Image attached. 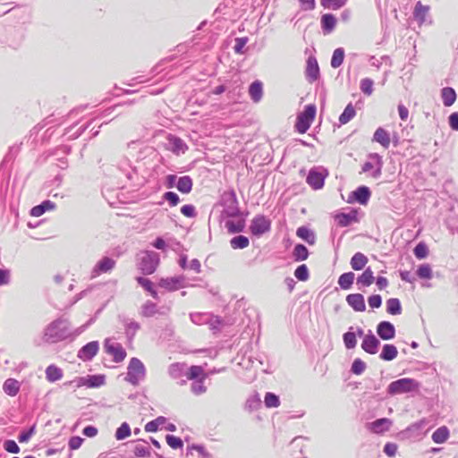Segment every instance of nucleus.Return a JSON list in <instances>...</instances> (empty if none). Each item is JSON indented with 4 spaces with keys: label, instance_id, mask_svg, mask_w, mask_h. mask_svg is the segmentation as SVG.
Returning a JSON list of instances; mask_svg holds the SVG:
<instances>
[{
    "label": "nucleus",
    "instance_id": "obj_1",
    "mask_svg": "<svg viewBox=\"0 0 458 458\" xmlns=\"http://www.w3.org/2000/svg\"><path fill=\"white\" fill-rule=\"evenodd\" d=\"M317 114V107L314 104H310L304 106V109L298 114L294 124L295 130L300 134H304L310 128L315 121Z\"/></svg>",
    "mask_w": 458,
    "mask_h": 458
},
{
    "label": "nucleus",
    "instance_id": "obj_2",
    "mask_svg": "<svg viewBox=\"0 0 458 458\" xmlns=\"http://www.w3.org/2000/svg\"><path fill=\"white\" fill-rule=\"evenodd\" d=\"M69 325L64 319L52 322L45 330L46 341L56 343L65 339L68 335Z\"/></svg>",
    "mask_w": 458,
    "mask_h": 458
},
{
    "label": "nucleus",
    "instance_id": "obj_3",
    "mask_svg": "<svg viewBox=\"0 0 458 458\" xmlns=\"http://www.w3.org/2000/svg\"><path fill=\"white\" fill-rule=\"evenodd\" d=\"M420 383L413 378L403 377L391 382L387 386L390 395L407 394L419 391Z\"/></svg>",
    "mask_w": 458,
    "mask_h": 458
},
{
    "label": "nucleus",
    "instance_id": "obj_4",
    "mask_svg": "<svg viewBox=\"0 0 458 458\" xmlns=\"http://www.w3.org/2000/svg\"><path fill=\"white\" fill-rule=\"evenodd\" d=\"M145 376L146 368L142 361L138 358H131L127 368L125 380L133 386H137L142 379H144Z\"/></svg>",
    "mask_w": 458,
    "mask_h": 458
},
{
    "label": "nucleus",
    "instance_id": "obj_5",
    "mask_svg": "<svg viewBox=\"0 0 458 458\" xmlns=\"http://www.w3.org/2000/svg\"><path fill=\"white\" fill-rule=\"evenodd\" d=\"M159 264V256L153 251H145L142 253L139 262V269L143 275L153 274Z\"/></svg>",
    "mask_w": 458,
    "mask_h": 458
},
{
    "label": "nucleus",
    "instance_id": "obj_6",
    "mask_svg": "<svg viewBox=\"0 0 458 458\" xmlns=\"http://www.w3.org/2000/svg\"><path fill=\"white\" fill-rule=\"evenodd\" d=\"M104 349L106 354L112 356V360L115 363L123 361L127 356V352L121 344L114 343L108 338L105 340Z\"/></svg>",
    "mask_w": 458,
    "mask_h": 458
},
{
    "label": "nucleus",
    "instance_id": "obj_7",
    "mask_svg": "<svg viewBox=\"0 0 458 458\" xmlns=\"http://www.w3.org/2000/svg\"><path fill=\"white\" fill-rule=\"evenodd\" d=\"M270 229V221L264 216H255L250 224V230L254 235H261Z\"/></svg>",
    "mask_w": 458,
    "mask_h": 458
},
{
    "label": "nucleus",
    "instance_id": "obj_8",
    "mask_svg": "<svg viewBox=\"0 0 458 458\" xmlns=\"http://www.w3.org/2000/svg\"><path fill=\"white\" fill-rule=\"evenodd\" d=\"M106 382L105 375H89L87 377H79L77 380V386H87L89 388L99 387Z\"/></svg>",
    "mask_w": 458,
    "mask_h": 458
},
{
    "label": "nucleus",
    "instance_id": "obj_9",
    "mask_svg": "<svg viewBox=\"0 0 458 458\" xmlns=\"http://www.w3.org/2000/svg\"><path fill=\"white\" fill-rule=\"evenodd\" d=\"M99 345L98 341H92L85 344L78 353L79 359L81 360H90L98 352Z\"/></svg>",
    "mask_w": 458,
    "mask_h": 458
},
{
    "label": "nucleus",
    "instance_id": "obj_10",
    "mask_svg": "<svg viewBox=\"0 0 458 458\" xmlns=\"http://www.w3.org/2000/svg\"><path fill=\"white\" fill-rule=\"evenodd\" d=\"M115 267V261L108 257L101 259L92 270V277H97L102 273H108Z\"/></svg>",
    "mask_w": 458,
    "mask_h": 458
},
{
    "label": "nucleus",
    "instance_id": "obj_11",
    "mask_svg": "<svg viewBox=\"0 0 458 458\" xmlns=\"http://www.w3.org/2000/svg\"><path fill=\"white\" fill-rule=\"evenodd\" d=\"M379 344V340L374 335L369 334L364 336L361 348L367 353L376 354L378 351Z\"/></svg>",
    "mask_w": 458,
    "mask_h": 458
},
{
    "label": "nucleus",
    "instance_id": "obj_12",
    "mask_svg": "<svg viewBox=\"0 0 458 458\" xmlns=\"http://www.w3.org/2000/svg\"><path fill=\"white\" fill-rule=\"evenodd\" d=\"M377 333L381 339L391 340L395 335V329L390 322L382 321L377 327Z\"/></svg>",
    "mask_w": 458,
    "mask_h": 458
},
{
    "label": "nucleus",
    "instance_id": "obj_13",
    "mask_svg": "<svg viewBox=\"0 0 458 458\" xmlns=\"http://www.w3.org/2000/svg\"><path fill=\"white\" fill-rule=\"evenodd\" d=\"M306 77L310 82L317 81L319 77V67L317 59L314 56H310L307 59L306 65Z\"/></svg>",
    "mask_w": 458,
    "mask_h": 458
},
{
    "label": "nucleus",
    "instance_id": "obj_14",
    "mask_svg": "<svg viewBox=\"0 0 458 458\" xmlns=\"http://www.w3.org/2000/svg\"><path fill=\"white\" fill-rule=\"evenodd\" d=\"M158 285L167 291H176L183 286V278L181 276L161 278Z\"/></svg>",
    "mask_w": 458,
    "mask_h": 458
},
{
    "label": "nucleus",
    "instance_id": "obj_15",
    "mask_svg": "<svg viewBox=\"0 0 458 458\" xmlns=\"http://www.w3.org/2000/svg\"><path fill=\"white\" fill-rule=\"evenodd\" d=\"M373 141L379 143L384 148H388L391 143V136L388 131L378 127L373 134Z\"/></svg>",
    "mask_w": 458,
    "mask_h": 458
},
{
    "label": "nucleus",
    "instance_id": "obj_16",
    "mask_svg": "<svg viewBox=\"0 0 458 458\" xmlns=\"http://www.w3.org/2000/svg\"><path fill=\"white\" fill-rule=\"evenodd\" d=\"M307 183L314 190L321 189L325 183V175L312 169L307 176Z\"/></svg>",
    "mask_w": 458,
    "mask_h": 458
},
{
    "label": "nucleus",
    "instance_id": "obj_17",
    "mask_svg": "<svg viewBox=\"0 0 458 458\" xmlns=\"http://www.w3.org/2000/svg\"><path fill=\"white\" fill-rule=\"evenodd\" d=\"M346 301L355 311L362 312L366 310L364 297L360 293L349 294Z\"/></svg>",
    "mask_w": 458,
    "mask_h": 458
},
{
    "label": "nucleus",
    "instance_id": "obj_18",
    "mask_svg": "<svg viewBox=\"0 0 458 458\" xmlns=\"http://www.w3.org/2000/svg\"><path fill=\"white\" fill-rule=\"evenodd\" d=\"M392 425V421L387 418L378 419L371 422L369 428L376 434H381L387 431Z\"/></svg>",
    "mask_w": 458,
    "mask_h": 458
},
{
    "label": "nucleus",
    "instance_id": "obj_19",
    "mask_svg": "<svg viewBox=\"0 0 458 458\" xmlns=\"http://www.w3.org/2000/svg\"><path fill=\"white\" fill-rule=\"evenodd\" d=\"M249 94L255 103L259 102L263 96V83L260 81H253L250 85Z\"/></svg>",
    "mask_w": 458,
    "mask_h": 458
},
{
    "label": "nucleus",
    "instance_id": "obj_20",
    "mask_svg": "<svg viewBox=\"0 0 458 458\" xmlns=\"http://www.w3.org/2000/svg\"><path fill=\"white\" fill-rule=\"evenodd\" d=\"M441 98L445 106H451L457 98L455 90L451 87H445L441 89Z\"/></svg>",
    "mask_w": 458,
    "mask_h": 458
},
{
    "label": "nucleus",
    "instance_id": "obj_21",
    "mask_svg": "<svg viewBox=\"0 0 458 458\" xmlns=\"http://www.w3.org/2000/svg\"><path fill=\"white\" fill-rule=\"evenodd\" d=\"M352 194L355 200L361 205H366L371 196V192L367 186L358 187Z\"/></svg>",
    "mask_w": 458,
    "mask_h": 458
},
{
    "label": "nucleus",
    "instance_id": "obj_22",
    "mask_svg": "<svg viewBox=\"0 0 458 458\" xmlns=\"http://www.w3.org/2000/svg\"><path fill=\"white\" fill-rule=\"evenodd\" d=\"M63 370L52 364L46 369V378L48 382H55L63 377Z\"/></svg>",
    "mask_w": 458,
    "mask_h": 458
},
{
    "label": "nucleus",
    "instance_id": "obj_23",
    "mask_svg": "<svg viewBox=\"0 0 458 458\" xmlns=\"http://www.w3.org/2000/svg\"><path fill=\"white\" fill-rule=\"evenodd\" d=\"M336 25V18L331 13H326L321 17V27L326 34L330 33Z\"/></svg>",
    "mask_w": 458,
    "mask_h": 458
},
{
    "label": "nucleus",
    "instance_id": "obj_24",
    "mask_svg": "<svg viewBox=\"0 0 458 458\" xmlns=\"http://www.w3.org/2000/svg\"><path fill=\"white\" fill-rule=\"evenodd\" d=\"M20 383L14 378H8L3 385V389L10 396H15L20 391Z\"/></svg>",
    "mask_w": 458,
    "mask_h": 458
},
{
    "label": "nucleus",
    "instance_id": "obj_25",
    "mask_svg": "<svg viewBox=\"0 0 458 458\" xmlns=\"http://www.w3.org/2000/svg\"><path fill=\"white\" fill-rule=\"evenodd\" d=\"M186 377L189 380H199L206 378V373L201 366H191L186 372Z\"/></svg>",
    "mask_w": 458,
    "mask_h": 458
},
{
    "label": "nucleus",
    "instance_id": "obj_26",
    "mask_svg": "<svg viewBox=\"0 0 458 458\" xmlns=\"http://www.w3.org/2000/svg\"><path fill=\"white\" fill-rule=\"evenodd\" d=\"M367 263L368 258L361 252H356L351 259V266L356 271L363 269Z\"/></svg>",
    "mask_w": 458,
    "mask_h": 458
},
{
    "label": "nucleus",
    "instance_id": "obj_27",
    "mask_svg": "<svg viewBox=\"0 0 458 458\" xmlns=\"http://www.w3.org/2000/svg\"><path fill=\"white\" fill-rule=\"evenodd\" d=\"M430 7L428 5L422 4L421 2H417L413 15L416 20L420 21V23H423L426 21V16L428 15Z\"/></svg>",
    "mask_w": 458,
    "mask_h": 458
},
{
    "label": "nucleus",
    "instance_id": "obj_28",
    "mask_svg": "<svg viewBox=\"0 0 458 458\" xmlns=\"http://www.w3.org/2000/svg\"><path fill=\"white\" fill-rule=\"evenodd\" d=\"M449 436L450 432L448 428L442 426L434 431L431 437L436 444H443L448 439Z\"/></svg>",
    "mask_w": 458,
    "mask_h": 458
},
{
    "label": "nucleus",
    "instance_id": "obj_29",
    "mask_svg": "<svg viewBox=\"0 0 458 458\" xmlns=\"http://www.w3.org/2000/svg\"><path fill=\"white\" fill-rule=\"evenodd\" d=\"M296 235L307 242L310 245H313L316 242V236L314 233L307 227L301 226L296 231Z\"/></svg>",
    "mask_w": 458,
    "mask_h": 458
},
{
    "label": "nucleus",
    "instance_id": "obj_30",
    "mask_svg": "<svg viewBox=\"0 0 458 458\" xmlns=\"http://www.w3.org/2000/svg\"><path fill=\"white\" fill-rule=\"evenodd\" d=\"M397 355L398 351L394 344H385L379 357L384 360L389 361L394 360Z\"/></svg>",
    "mask_w": 458,
    "mask_h": 458
},
{
    "label": "nucleus",
    "instance_id": "obj_31",
    "mask_svg": "<svg viewBox=\"0 0 458 458\" xmlns=\"http://www.w3.org/2000/svg\"><path fill=\"white\" fill-rule=\"evenodd\" d=\"M192 180L190 176H182L178 179L176 188L182 193L187 194L190 193L192 190Z\"/></svg>",
    "mask_w": 458,
    "mask_h": 458
},
{
    "label": "nucleus",
    "instance_id": "obj_32",
    "mask_svg": "<svg viewBox=\"0 0 458 458\" xmlns=\"http://www.w3.org/2000/svg\"><path fill=\"white\" fill-rule=\"evenodd\" d=\"M375 280L373 271L370 267L365 269V271L358 276L357 284L362 286H369L373 284Z\"/></svg>",
    "mask_w": 458,
    "mask_h": 458
},
{
    "label": "nucleus",
    "instance_id": "obj_33",
    "mask_svg": "<svg viewBox=\"0 0 458 458\" xmlns=\"http://www.w3.org/2000/svg\"><path fill=\"white\" fill-rule=\"evenodd\" d=\"M356 115V111L352 103L348 104L344 108V112L339 116V122L341 124H346Z\"/></svg>",
    "mask_w": 458,
    "mask_h": 458
},
{
    "label": "nucleus",
    "instance_id": "obj_34",
    "mask_svg": "<svg viewBox=\"0 0 458 458\" xmlns=\"http://www.w3.org/2000/svg\"><path fill=\"white\" fill-rule=\"evenodd\" d=\"M225 227L230 233H241L245 227V221L243 219L229 220L225 222Z\"/></svg>",
    "mask_w": 458,
    "mask_h": 458
},
{
    "label": "nucleus",
    "instance_id": "obj_35",
    "mask_svg": "<svg viewBox=\"0 0 458 458\" xmlns=\"http://www.w3.org/2000/svg\"><path fill=\"white\" fill-rule=\"evenodd\" d=\"M353 280L354 274L352 272L344 273L339 276L338 284L342 289L347 290L352 285Z\"/></svg>",
    "mask_w": 458,
    "mask_h": 458
},
{
    "label": "nucleus",
    "instance_id": "obj_36",
    "mask_svg": "<svg viewBox=\"0 0 458 458\" xmlns=\"http://www.w3.org/2000/svg\"><path fill=\"white\" fill-rule=\"evenodd\" d=\"M54 208V205L49 201H44L42 204L35 206L30 210V215L35 217L42 216L47 210Z\"/></svg>",
    "mask_w": 458,
    "mask_h": 458
},
{
    "label": "nucleus",
    "instance_id": "obj_37",
    "mask_svg": "<svg viewBox=\"0 0 458 458\" xmlns=\"http://www.w3.org/2000/svg\"><path fill=\"white\" fill-rule=\"evenodd\" d=\"M230 244L231 247L234 250L245 249L249 246L250 241L248 237L244 235H238L231 239Z\"/></svg>",
    "mask_w": 458,
    "mask_h": 458
},
{
    "label": "nucleus",
    "instance_id": "obj_38",
    "mask_svg": "<svg viewBox=\"0 0 458 458\" xmlns=\"http://www.w3.org/2000/svg\"><path fill=\"white\" fill-rule=\"evenodd\" d=\"M386 311L391 315H397L402 312L401 302L397 298H391L386 301Z\"/></svg>",
    "mask_w": 458,
    "mask_h": 458
},
{
    "label": "nucleus",
    "instance_id": "obj_39",
    "mask_svg": "<svg viewBox=\"0 0 458 458\" xmlns=\"http://www.w3.org/2000/svg\"><path fill=\"white\" fill-rule=\"evenodd\" d=\"M136 281L138 282V284L140 285H141L146 291H148L151 296L155 299L157 298V291L154 289L153 287V284L152 282L146 278V277H141V276H138L136 277Z\"/></svg>",
    "mask_w": 458,
    "mask_h": 458
},
{
    "label": "nucleus",
    "instance_id": "obj_40",
    "mask_svg": "<svg viewBox=\"0 0 458 458\" xmlns=\"http://www.w3.org/2000/svg\"><path fill=\"white\" fill-rule=\"evenodd\" d=\"M293 257L296 261L306 260L309 257V250L304 245L297 244L293 250Z\"/></svg>",
    "mask_w": 458,
    "mask_h": 458
},
{
    "label": "nucleus",
    "instance_id": "obj_41",
    "mask_svg": "<svg viewBox=\"0 0 458 458\" xmlns=\"http://www.w3.org/2000/svg\"><path fill=\"white\" fill-rule=\"evenodd\" d=\"M344 58V50L343 48H336L331 58V66L333 68H338L342 65Z\"/></svg>",
    "mask_w": 458,
    "mask_h": 458
},
{
    "label": "nucleus",
    "instance_id": "obj_42",
    "mask_svg": "<svg viewBox=\"0 0 458 458\" xmlns=\"http://www.w3.org/2000/svg\"><path fill=\"white\" fill-rule=\"evenodd\" d=\"M240 209L235 195H233L232 205L224 210V214L228 217H235L240 216Z\"/></svg>",
    "mask_w": 458,
    "mask_h": 458
},
{
    "label": "nucleus",
    "instance_id": "obj_43",
    "mask_svg": "<svg viewBox=\"0 0 458 458\" xmlns=\"http://www.w3.org/2000/svg\"><path fill=\"white\" fill-rule=\"evenodd\" d=\"M267 408H277L280 405L279 397L274 393H267L264 398Z\"/></svg>",
    "mask_w": 458,
    "mask_h": 458
},
{
    "label": "nucleus",
    "instance_id": "obj_44",
    "mask_svg": "<svg viewBox=\"0 0 458 458\" xmlns=\"http://www.w3.org/2000/svg\"><path fill=\"white\" fill-rule=\"evenodd\" d=\"M165 422V418L160 416L156 420L148 422L145 425V431L147 432H157L161 425Z\"/></svg>",
    "mask_w": 458,
    "mask_h": 458
},
{
    "label": "nucleus",
    "instance_id": "obj_45",
    "mask_svg": "<svg viewBox=\"0 0 458 458\" xmlns=\"http://www.w3.org/2000/svg\"><path fill=\"white\" fill-rule=\"evenodd\" d=\"M347 0H320L324 8L338 10L346 4Z\"/></svg>",
    "mask_w": 458,
    "mask_h": 458
},
{
    "label": "nucleus",
    "instance_id": "obj_46",
    "mask_svg": "<svg viewBox=\"0 0 458 458\" xmlns=\"http://www.w3.org/2000/svg\"><path fill=\"white\" fill-rule=\"evenodd\" d=\"M131 436V428L128 423L123 422L122 425L116 429L115 438L117 440H123Z\"/></svg>",
    "mask_w": 458,
    "mask_h": 458
},
{
    "label": "nucleus",
    "instance_id": "obj_47",
    "mask_svg": "<svg viewBox=\"0 0 458 458\" xmlns=\"http://www.w3.org/2000/svg\"><path fill=\"white\" fill-rule=\"evenodd\" d=\"M417 275L420 278L422 279H430L432 278V269L428 264H423L419 267L417 269Z\"/></svg>",
    "mask_w": 458,
    "mask_h": 458
},
{
    "label": "nucleus",
    "instance_id": "obj_48",
    "mask_svg": "<svg viewBox=\"0 0 458 458\" xmlns=\"http://www.w3.org/2000/svg\"><path fill=\"white\" fill-rule=\"evenodd\" d=\"M373 81L369 78H364L360 81V90L367 96H370L373 92Z\"/></svg>",
    "mask_w": 458,
    "mask_h": 458
},
{
    "label": "nucleus",
    "instance_id": "obj_49",
    "mask_svg": "<svg viewBox=\"0 0 458 458\" xmlns=\"http://www.w3.org/2000/svg\"><path fill=\"white\" fill-rule=\"evenodd\" d=\"M165 440H166L167 445L173 449H180V448H182V446H183L182 440L178 437H175L173 435H167L165 437Z\"/></svg>",
    "mask_w": 458,
    "mask_h": 458
},
{
    "label": "nucleus",
    "instance_id": "obj_50",
    "mask_svg": "<svg viewBox=\"0 0 458 458\" xmlns=\"http://www.w3.org/2000/svg\"><path fill=\"white\" fill-rule=\"evenodd\" d=\"M344 343L347 349H352L357 344L356 335L352 332L344 334Z\"/></svg>",
    "mask_w": 458,
    "mask_h": 458
},
{
    "label": "nucleus",
    "instance_id": "obj_51",
    "mask_svg": "<svg viewBox=\"0 0 458 458\" xmlns=\"http://www.w3.org/2000/svg\"><path fill=\"white\" fill-rule=\"evenodd\" d=\"M295 277L300 281H307L309 278V270L306 265L299 266L294 271Z\"/></svg>",
    "mask_w": 458,
    "mask_h": 458
},
{
    "label": "nucleus",
    "instance_id": "obj_52",
    "mask_svg": "<svg viewBox=\"0 0 458 458\" xmlns=\"http://www.w3.org/2000/svg\"><path fill=\"white\" fill-rule=\"evenodd\" d=\"M366 364L360 359H355L352 365V372L355 375H360L364 372Z\"/></svg>",
    "mask_w": 458,
    "mask_h": 458
},
{
    "label": "nucleus",
    "instance_id": "obj_53",
    "mask_svg": "<svg viewBox=\"0 0 458 458\" xmlns=\"http://www.w3.org/2000/svg\"><path fill=\"white\" fill-rule=\"evenodd\" d=\"M413 253L416 258L420 259H424L428 255V248L424 243L420 242L416 245L413 250Z\"/></svg>",
    "mask_w": 458,
    "mask_h": 458
},
{
    "label": "nucleus",
    "instance_id": "obj_54",
    "mask_svg": "<svg viewBox=\"0 0 458 458\" xmlns=\"http://www.w3.org/2000/svg\"><path fill=\"white\" fill-rule=\"evenodd\" d=\"M205 379H199L191 385V391L195 394H201L207 391V387L204 386Z\"/></svg>",
    "mask_w": 458,
    "mask_h": 458
},
{
    "label": "nucleus",
    "instance_id": "obj_55",
    "mask_svg": "<svg viewBox=\"0 0 458 458\" xmlns=\"http://www.w3.org/2000/svg\"><path fill=\"white\" fill-rule=\"evenodd\" d=\"M133 453L137 457H149L150 451L143 445H137L133 449Z\"/></svg>",
    "mask_w": 458,
    "mask_h": 458
},
{
    "label": "nucleus",
    "instance_id": "obj_56",
    "mask_svg": "<svg viewBox=\"0 0 458 458\" xmlns=\"http://www.w3.org/2000/svg\"><path fill=\"white\" fill-rule=\"evenodd\" d=\"M4 448L11 454H18L20 452V447L14 440H6L4 443Z\"/></svg>",
    "mask_w": 458,
    "mask_h": 458
},
{
    "label": "nucleus",
    "instance_id": "obj_57",
    "mask_svg": "<svg viewBox=\"0 0 458 458\" xmlns=\"http://www.w3.org/2000/svg\"><path fill=\"white\" fill-rule=\"evenodd\" d=\"M164 199L167 200L172 207H175L179 202V196L173 191H167L164 194Z\"/></svg>",
    "mask_w": 458,
    "mask_h": 458
},
{
    "label": "nucleus",
    "instance_id": "obj_58",
    "mask_svg": "<svg viewBox=\"0 0 458 458\" xmlns=\"http://www.w3.org/2000/svg\"><path fill=\"white\" fill-rule=\"evenodd\" d=\"M339 225L341 226H347L351 224L353 217L347 214H340L335 216Z\"/></svg>",
    "mask_w": 458,
    "mask_h": 458
},
{
    "label": "nucleus",
    "instance_id": "obj_59",
    "mask_svg": "<svg viewBox=\"0 0 458 458\" xmlns=\"http://www.w3.org/2000/svg\"><path fill=\"white\" fill-rule=\"evenodd\" d=\"M398 446L394 443H386L384 446V453L389 456L394 457L396 454Z\"/></svg>",
    "mask_w": 458,
    "mask_h": 458
},
{
    "label": "nucleus",
    "instance_id": "obj_60",
    "mask_svg": "<svg viewBox=\"0 0 458 458\" xmlns=\"http://www.w3.org/2000/svg\"><path fill=\"white\" fill-rule=\"evenodd\" d=\"M368 302H369V307H371L372 309H376V308H379L381 306L382 299H381L380 295L374 294V295H371L369 297Z\"/></svg>",
    "mask_w": 458,
    "mask_h": 458
},
{
    "label": "nucleus",
    "instance_id": "obj_61",
    "mask_svg": "<svg viewBox=\"0 0 458 458\" xmlns=\"http://www.w3.org/2000/svg\"><path fill=\"white\" fill-rule=\"evenodd\" d=\"M181 212L186 217H194L196 216L195 207L192 205H184L181 208Z\"/></svg>",
    "mask_w": 458,
    "mask_h": 458
},
{
    "label": "nucleus",
    "instance_id": "obj_62",
    "mask_svg": "<svg viewBox=\"0 0 458 458\" xmlns=\"http://www.w3.org/2000/svg\"><path fill=\"white\" fill-rule=\"evenodd\" d=\"M83 443V438L81 437H72L69 440V448L71 450H77L79 449Z\"/></svg>",
    "mask_w": 458,
    "mask_h": 458
},
{
    "label": "nucleus",
    "instance_id": "obj_63",
    "mask_svg": "<svg viewBox=\"0 0 458 458\" xmlns=\"http://www.w3.org/2000/svg\"><path fill=\"white\" fill-rule=\"evenodd\" d=\"M449 126L454 131H458V112L451 114L448 117Z\"/></svg>",
    "mask_w": 458,
    "mask_h": 458
},
{
    "label": "nucleus",
    "instance_id": "obj_64",
    "mask_svg": "<svg viewBox=\"0 0 458 458\" xmlns=\"http://www.w3.org/2000/svg\"><path fill=\"white\" fill-rule=\"evenodd\" d=\"M299 2L304 11H311L315 8V0H299Z\"/></svg>",
    "mask_w": 458,
    "mask_h": 458
}]
</instances>
